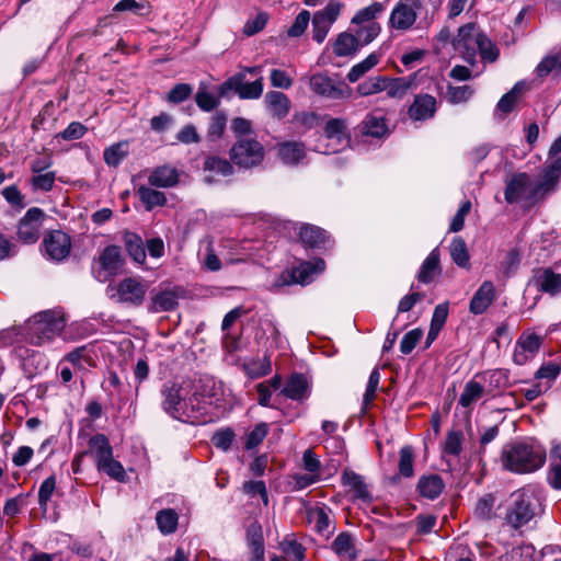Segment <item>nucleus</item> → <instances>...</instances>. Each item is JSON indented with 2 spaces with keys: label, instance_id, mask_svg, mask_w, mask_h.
Listing matches in <instances>:
<instances>
[{
  "label": "nucleus",
  "instance_id": "nucleus-1",
  "mask_svg": "<svg viewBox=\"0 0 561 561\" xmlns=\"http://www.w3.org/2000/svg\"><path fill=\"white\" fill-rule=\"evenodd\" d=\"M503 467L514 473H531L546 462V450L538 445L515 442L503 447L501 454Z\"/></svg>",
  "mask_w": 561,
  "mask_h": 561
},
{
  "label": "nucleus",
  "instance_id": "nucleus-2",
  "mask_svg": "<svg viewBox=\"0 0 561 561\" xmlns=\"http://www.w3.org/2000/svg\"><path fill=\"white\" fill-rule=\"evenodd\" d=\"M538 503L530 490L520 489L513 492L508 499L503 523L508 528L520 531L535 519Z\"/></svg>",
  "mask_w": 561,
  "mask_h": 561
},
{
  "label": "nucleus",
  "instance_id": "nucleus-3",
  "mask_svg": "<svg viewBox=\"0 0 561 561\" xmlns=\"http://www.w3.org/2000/svg\"><path fill=\"white\" fill-rule=\"evenodd\" d=\"M66 325L61 310H45L33 316L26 323V337L33 345H43L58 336Z\"/></svg>",
  "mask_w": 561,
  "mask_h": 561
},
{
  "label": "nucleus",
  "instance_id": "nucleus-4",
  "mask_svg": "<svg viewBox=\"0 0 561 561\" xmlns=\"http://www.w3.org/2000/svg\"><path fill=\"white\" fill-rule=\"evenodd\" d=\"M149 283L141 276H126L111 282L106 286V296L113 302L127 307L139 308L147 298Z\"/></svg>",
  "mask_w": 561,
  "mask_h": 561
},
{
  "label": "nucleus",
  "instance_id": "nucleus-5",
  "mask_svg": "<svg viewBox=\"0 0 561 561\" xmlns=\"http://www.w3.org/2000/svg\"><path fill=\"white\" fill-rule=\"evenodd\" d=\"M265 157V147L256 137L238 138L229 149V159L231 162L243 170L261 167Z\"/></svg>",
  "mask_w": 561,
  "mask_h": 561
},
{
  "label": "nucleus",
  "instance_id": "nucleus-6",
  "mask_svg": "<svg viewBox=\"0 0 561 561\" xmlns=\"http://www.w3.org/2000/svg\"><path fill=\"white\" fill-rule=\"evenodd\" d=\"M91 453L99 471L105 472L118 482H125L127 474L122 463L114 459L113 449L108 439L103 434H98L90 439Z\"/></svg>",
  "mask_w": 561,
  "mask_h": 561
},
{
  "label": "nucleus",
  "instance_id": "nucleus-7",
  "mask_svg": "<svg viewBox=\"0 0 561 561\" xmlns=\"http://www.w3.org/2000/svg\"><path fill=\"white\" fill-rule=\"evenodd\" d=\"M182 388L174 381H167L160 389L161 408L173 420L182 421L183 417H197L192 412L188 400H183Z\"/></svg>",
  "mask_w": 561,
  "mask_h": 561
},
{
  "label": "nucleus",
  "instance_id": "nucleus-8",
  "mask_svg": "<svg viewBox=\"0 0 561 561\" xmlns=\"http://www.w3.org/2000/svg\"><path fill=\"white\" fill-rule=\"evenodd\" d=\"M423 7V0H399L390 13L389 27L401 32L411 30Z\"/></svg>",
  "mask_w": 561,
  "mask_h": 561
},
{
  "label": "nucleus",
  "instance_id": "nucleus-9",
  "mask_svg": "<svg viewBox=\"0 0 561 561\" xmlns=\"http://www.w3.org/2000/svg\"><path fill=\"white\" fill-rule=\"evenodd\" d=\"M308 84L314 94L325 99L343 100L352 95V89L343 80L332 79L324 73L310 76Z\"/></svg>",
  "mask_w": 561,
  "mask_h": 561
},
{
  "label": "nucleus",
  "instance_id": "nucleus-10",
  "mask_svg": "<svg viewBox=\"0 0 561 561\" xmlns=\"http://www.w3.org/2000/svg\"><path fill=\"white\" fill-rule=\"evenodd\" d=\"M124 264V259L121 253V249L117 245H107L100 253L98 259H94V263L92 266V271L94 277L101 282L105 283L111 277L117 275L122 270Z\"/></svg>",
  "mask_w": 561,
  "mask_h": 561
},
{
  "label": "nucleus",
  "instance_id": "nucleus-11",
  "mask_svg": "<svg viewBox=\"0 0 561 561\" xmlns=\"http://www.w3.org/2000/svg\"><path fill=\"white\" fill-rule=\"evenodd\" d=\"M481 33L473 23L462 25L458 30L457 36L454 38V47L460 53L462 58L471 66L477 64V51L479 47Z\"/></svg>",
  "mask_w": 561,
  "mask_h": 561
},
{
  "label": "nucleus",
  "instance_id": "nucleus-12",
  "mask_svg": "<svg viewBox=\"0 0 561 561\" xmlns=\"http://www.w3.org/2000/svg\"><path fill=\"white\" fill-rule=\"evenodd\" d=\"M45 213L38 207L30 208L16 227L18 240L25 243H35L41 236Z\"/></svg>",
  "mask_w": 561,
  "mask_h": 561
},
{
  "label": "nucleus",
  "instance_id": "nucleus-13",
  "mask_svg": "<svg viewBox=\"0 0 561 561\" xmlns=\"http://www.w3.org/2000/svg\"><path fill=\"white\" fill-rule=\"evenodd\" d=\"M218 390L219 388L213 378H199L193 394L188 398L192 412H195L197 416L198 414H203V412L206 411V404H211L210 400L217 397Z\"/></svg>",
  "mask_w": 561,
  "mask_h": 561
},
{
  "label": "nucleus",
  "instance_id": "nucleus-14",
  "mask_svg": "<svg viewBox=\"0 0 561 561\" xmlns=\"http://www.w3.org/2000/svg\"><path fill=\"white\" fill-rule=\"evenodd\" d=\"M225 90L234 91L243 100L259 99L263 93V78H259L253 82H245V73L239 72L225 81L221 85V93Z\"/></svg>",
  "mask_w": 561,
  "mask_h": 561
},
{
  "label": "nucleus",
  "instance_id": "nucleus-15",
  "mask_svg": "<svg viewBox=\"0 0 561 561\" xmlns=\"http://www.w3.org/2000/svg\"><path fill=\"white\" fill-rule=\"evenodd\" d=\"M534 187L530 182V176L527 173L514 174L510 181L506 182L504 192L505 201L513 204L525 199L528 203H536L538 199L528 198L529 191Z\"/></svg>",
  "mask_w": 561,
  "mask_h": 561
},
{
  "label": "nucleus",
  "instance_id": "nucleus-16",
  "mask_svg": "<svg viewBox=\"0 0 561 561\" xmlns=\"http://www.w3.org/2000/svg\"><path fill=\"white\" fill-rule=\"evenodd\" d=\"M44 248L49 259L60 262L70 254L71 239L67 233L54 230L44 238Z\"/></svg>",
  "mask_w": 561,
  "mask_h": 561
},
{
  "label": "nucleus",
  "instance_id": "nucleus-17",
  "mask_svg": "<svg viewBox=\"0 0 561 561\" xmlns=\"http://www.w3.org/2000/svg\"><path fill=\"white\" fill-rule=\"evenodd\" d=\"M542 337L536 333L525 332L517 342L513 354V360L517 365H525L539 351Z\"/></svg>",
  "mask_w": 561,
  "mask_h": 561
},
{
  "label": "nucleus",
  "instance_id": "nucleus-18",
  "mask_svg": "<svg viewBox=\"0 0 561 561\" xmlns=\"http://www.w3.org/2000/svg\"><path fill=\"white\" fill-rule=\"evenodd\" d=\"M437 112L436 99L427 93L416 94L408 108V116L413 122H425L435 116Z\"/></svg>",
  "mask_w": 561,
  "mask_h": 561
},
{
  "label": "nucleus",
  "instance_id": "nucleus-19",
  "mask_svg": "<svg viewBox=\"0 0 561 561\" xmlns=\"http://www.w3.org/2000/svg\"><path fill=\"white\" fill-rule=\"evenodd\" d=\"M325 263L319 259L316 263L302 262L298 266L293 267L290 272L283 274L284 284H301L306 285L312 280V276L316 273H320L324 270Z\"/></svg>",
  "mask_w": 561,
  "mask_h": 561
},
{
  "label": "nucleus",
  "instance_id": "nucleus-20",
  "mask_svg": "<svg viewBox=\"0 0 561 561\" xmlns=\"http://www.w3.org/2000/svg\"><path fill=\"white\" fill-rule=\"evenodd\" d=\"M530 284L539 291L556 296L561 293V274L554 273L551 268H537Z\"/></svg>",
  "mask_w": 561,
  "mask_h": 561
},
{
  "label": "nucleus",
  "instance_id": "nucleus-21",
  "mask_svg": "<svg viewBox=\"0 0 561 561\" xmlns=\"http://www.w3.org/2000/svg\"><path fill=\"white\" fill-rule=\"evenodd\" d=\"M494 300L495 287L491 280H485L472 296L469 304V310L476 316L482 314Z\"/></svg>",
  "mask_w": 561,
  "mask_h": 561
},
{
  "label": "nucleus",
  "instance_id": "nucleus-22",
  "mask_svg": "<svg viewBox=\"0 0 561 561\" xmlns=\"http://www.w3.org/2000/svg\"><path fill=\"white\" fill-rule=\"evenodd\" d=\"M180 173L175 167L163 164L154 168L149 176L148 183L156 187H173L179 183Z\"/></svg>",
  "mask_w": 561,
  "mask_h": 561
},
{
  "label": "nucleus",
  "instance_id": "nucleus-23",
  "mask_svg": "<svg viewBox=\"0 0 561 561\" xmlns=\"http://www.w3.org/2000/svg\"><path fill=\"white\" fill-rule=\"evenodd\" d=\"M282 393L291 400H304L310 393V385L304 374H291L282 390Z\"/></svg>",
  "mask_w": 561,
  "mask_h": 561
},
{
  "label": "nucleus",
  "instance_id": "nucleus-24",
  "mask_svg": "<svg viewBox=\"0 0 561 561\" xmlns=\"http://www.w3.org/2000/svg\"><path fill=\"white\" fill-rule=\"evenodd\" d=\"M343 484L350 488V492L356 500H360L364 503H369L373 496L368 490L362 476L357 474L352 470H345L342 474Z\"/></svg>",
  "mask_w": 561,
  "mask_h": 561
},
{
  "label": "nucleus",
  "instance_id": "nucleus-25",
  "mask_svg": "<svg viewBox=\"0 0 561 561\" xmlns=\"http://www.w3.org/2000/svg\"><path fill=\"white\" fill-rule=\"evenodd\" d=\"M560 176V174L546 165L542 171L541 181L529 191L528 198L542 199L547 194L556 190Z\"/></svg>",
  "mask_w": 561,
  "mask_h": 561
},
{
  "label": "nucleus",
  "instance_id": "nucleus-26",
  "mask_svg": "<svg viewBox=\"0 0 561 561\" xmlns=\"http://www.w3.org/2000/svg\"><path fill=\"white\" fill-rule=\"evenodd\" d=\"M264 102L275 118L282 119L289 113L290 101L288 96L279 91H270L265 94Z\"/></svg>",
  "mask_w": 561,
  "mask_h": 561
},
{
  "label": "nucleus",
  "instance_id": "nucleus-27",
  "mask_svg": "<svg viewBox=\"0 0 561 561\" xmlns=\"http://www.w3.org/2000/svg\"><path fill=\"white\" fill-rule=\"evenodd\" d=\"M299 240L305 247L320 248L328 240L327 231L313 225L304 224L299 227Z\"/></svg>",
  "mask_w": 561,
  "mask_h": 561
},
{
  "label": "nucleus",
  "instance_id": "nucleus-28",
  "mask_svg": "<svg viewBox=\"0 0 561 561\" xmlns=\"http://www.w3.org/2000/svg\"><path fill=\"white\" fill-rule=\"evenodd\" d=\"M323 131L325 139L333 140L337 145L346 146L350 141L347 122L344 118L329 119L323 128Z\"/></svg>",
  "mask_w": 561,
  "mask_h": 561
},
{
  "label": "nucleus",
  "instance_id": "nucleus-29",
  "mask_svg": "<svg viewBox=\"0 0 561 561\" xmlns=\"http://www.w3.org/2000/svg\"><path fill=\"white\" fill-rule=\"evenodd\" d=\"M306 156V148L299 141H285L278 145V157L283 163L295 165Z\"/></svg>",
  "mask_w": 561,
  "mask_h": 561
},
{
  "label": "nucleus",
  "instance_id": "nucleus-30",
  "mask_svg": "<svg viewBox=\"0 0 561 561\" xmlns=\"http://www.w3.org/2000/svg\"><path fill=\"white\" fill-rule=\"evenodd\" d=\"M247 540L252 551L251 561H265L264 540L261 525L253 523L248 527Z\"/></svg>",
  "mask_w": 561,
  "mask_h": 561
},
{
  "label": "nucleus",
  "instance_id": "nucleus-31",
  "mask_svg": "<svg viewBox=\"0 0 561 561\" xmlns=\"http://www.w3.org/2000/svg\"><path fill=\"white\" fill-rule=\"evenodd\" d=\"M537 78L543 79L549 75L561 73V48L545 56L535 69Z\"/></svg>",
  "mask_w": 561,
  "mask_h": 561
},
{
  "label": "nucleus",
  "instance_id": "nucleus-32",
  "mask_svg": "<svg viewBox=\"0 0 561 561\" xmlns=\"http://www.w3.org/2000/svg\"><path fill=\"white\" fill-rule=\"evenodd\" d=\"M439 272V251L434 249L422 263L417 273V280L423 284H430Z\"/></svg>",
  "mask_w": 561,
  "mask_h": 561
},
{
  "label": "nucleus",
  "instance_id": "nucleus-33",
  "mask_svg": "<svg viewBox=\"0 0 561 561\" xmlns=\"http://www.w3.org/2000/svg\"><path fill=\"white\" fill-rule=\"evenodd\" d=\"M178 306V297L171 290H163L153 295L148 305V311L152 313L171 311Z\"/></svg>",
  "mask_w": 561,
  "mask_h": 561
},
{
  "label": "nucleus",
  "instance_id": "nucleus-34",
  "mask_svg": "<svg viewBox=\"0 0 561 561\" xmlns=\"http://www.w3.org/2000/svg\"><path fill=\"white\" fill-rule=\"evenodd\" d=\"M358 37L348 32H342L333 43V53L339 57H347L358 51Z\"/></svg>",
  "mask_w": 561,
  "mask_h": 561
},
{
  "label": "nucleus",
  "instance_id": "nucleus-35",
  "mask_svg": "<svg viewBox=\"0 0 561 561\" xmlns=\"http://www.w3.org/2000/svg\"><path fill=\"white\" fill-rule=\"evenodd\" d=\"M526 90V83L524 81H518L507 93H505L500 99L496 105V110L503 114L511 113Z\"/></svg>",
  "mask_w": 561,
  "mask_h": 561
},
{
  "label": "nucleus",
  "instance_id": "nucleus-36",
  "mask_svg": "<svg viewBox=\"0 0 561 561\" xmlns=\"http://www.w3.org/2000/svg\"><path fill=\"white\" fill-rule=\"evenodd\" d=\"M417 489L422 496L434 500L443 492L444 482L437 474L425 476L420 478Z\"/></svg>",
  "mask_w": 561,
  "mask_h": 561
},
{
  "label": "nucleus",
  "instance_id": "nucleus-37",
  "mask_svg": "<svg viewBox=\"0 0 561 561\" xmlns=\"http://www.w3.org/2000/svg\"><path fill=\"white\" fill-rule=\"evenodd\" d=\"M360 131L366 136L381 138L388 133L385 117L368 114L360 123Z\"/></svg>",
  "mask_w": 561,
  "mask_h": 561
},
{
  "label": "nucleus",
  "instance_id": "nucleus-38",
  "mask_svg": "<svg viewBox=\"0 0 561 561\" xmlns=\"http://www.w3.org/2000/svg\"><path fill=\"white\" fill-rule=\"evenodd\" d=\"M279 550L286 561H304L306 549L297 542L294 535H287L279 542Z\"/></svg>",
  "mask_w": 561,
  "mask_h": 561
},
{
  "label": "nucleus",
  "instance_id": "nucleus-39",
  "mask_svg": "<svg viewBox=\"0 0 561 561\" xmlns=\"http://www.w3.org/2000/svg\"><path fill=\"white\" fill-rule=\"evenodd\" d=\"M136 194L147 210H151L157 206H163L167 203L164 193L146 185L139 186Z\"/></svg>",
  "mask_w": 561,
  "mask_h": 561
},
{
  "label": "nucleus",
  "instance_id": "nucleus-40",
  "mask_svg": "<svg viewBox=\"0 0 561 561\" xmlns=\"http://www.w3.org/2000/svg\"><path fill=\"white\" fill-rule=\"evenodd\" d=\"M332 549L344 560L352 561L356 558L353 538L347 533H342L334 539Z\"/></svg>",
  "mask_w": 561,
  "mask_h": 561
},
{
  "label": "nucleus",
  "instance_id": "nucleus-41",
  "mask_svg": "<svg viewBox=\"0 0 561 561\" xmlns=\"http://www.w3.org/2000/svg\"><path fill=\"white\" fill-rule=\"evenodd\" d=\"M124 242L130 257L136 263L142 264L146 260V250L141 238L133 232H126Z\"/></svg>",
  "mask_w": 561,
  "mask_h": 561
},
{
  "label": "nucleus",
  "instance_id": "nucleus-42",
  "mask_svg": "<svg viewBox=\"0 0 561 561\" xmlns=\"http://www.w3.org/2000/svg\"><path fill=\"white\" fill-rule=\"evenodd\" d=\"M233 165L234 164L231 162V160H227L217 156H209L204 162V170L218 175L229 176L233 174Z\"/></svg>",
  "mask_w": 561,
  "mask_h": 561
},
{
  "label": "nucleus",
  "instance_id": "nucleus-43",
  "mask_svg": "<svg viewBox=\"0 0 561 561\" xmlns=\"http://www.w3.org/2000/svg\"><path fill=\"white\" fill-rule=\"evenodd\" d=\"M179 516L172 508H164L157 513L156 522L158 529L163 535L173 534L178 527Z\"/></svg>",
  "mask_w": 561,
  "mask_h": 561
},
{
  "label": "nucleus",
  "instance_id": "nucleus-44",
  "mask_svg": "<svg viewBox=\"0 0 561 561\" xmlns=\"http://www.w3.org/2000/svg\"><path fill=\"white\" fill-rule=\"evenodd\" d=\"M484 393V388L476 380H469L459 397V404L463 408L470 407L472 403L479 401Z\"/></svg>",
  "mask_w": 561,
  "mask_h": 561
},
{
  "label": "nucleus",
  "instance_id": "nucleus-45",
  "mask_svg": "<svg viewBox=\"0 0 561 561\" xmlns=\"http://www.w3.org/2000/svg\"><path fill=\"white\" fill-rule=\"evenodd\" d=\"M380 56L376 53L369 54L364 60L354 65L348 73L347 79L354 83L358 81L366 72L374 68L379 62Z\"/></svg>",
  "mask_w": 561,
  "mask_h": 561
},
{
  "label": "nucleus",
  "instance_id": "nucleus-46",
  "mask_svg": "<svg viewBox=\"0 0 561 561\" xmlns=\"http://www.w3.org/2000/svg\"><path fill=\"white\" fill-rule=\"evenodd\" d=\"M344 4L340 1L330 0L323 9L314 12L313 16L332 27L334 22L339 19Z\"/></svg>",
  "mask_w": 561,
  "mask_h": 561
},
{
  "label": "nucleus",
  "instance_id": "nucleus-47",
  "mask_svg": "<svg viewBox=\"0 0 561 561\" xmlns=\"http://www.w3.org/2000/svg\"><path fill=\"white\" fill-rule=\"evenodd\" d=\"M128 156V142L121 141L104 150V161L107 165L116 168Z\"/></svg>",
  "mask_w": 561,
  "mask_h": 561
},
{
  "label": "nucleus",
  "instance_id": "nucleus-48",
  "mask_svg": "<svg viewBox=\"0 0 561 561\" xmlns=\"http://www.w3.org/2000/svg\"><path fill=\"white\" fill-rule=\"evenodd\" d=\"M450 256L455 264L459 267H469V253L467 249V244L461 237H456L453 239L450 247Z\"/></svg>",
  "mask_w": 561,
  "mask_h": 561
},
{
  "label": "nucleus",
  "instance_id": "nucleus-49",
  "mask_svg": "<svg viewBox=\"0 0 561 561\" xmlns=\"http://www.w3.org/2000/svg\"><path fill=\"white\" fill-rule=\"evenodd\" d=\"M385 4L381 2H373L370 5L358 10L352 18V23L356 25L370 23L385 11Z\"/></svg>",
  "mask_w": 561,
  "mask_h": 561
},
{
  "label": "nucleus",
  "instance_id": "nucleus-50",
  "mask_svg": "<svg viewBox=\"0 0 561 561\" xmlns=\"http://www.w3.org/2000/svg\"><path fill=\"white\" fill-rule=\"evenodd\" d=\"M474 94V89L469 84L448 85L446 98L451 104L467 103Z\"/></svg>",
  "mask_w": 561,
  "mask_h": 561
},
{
  "label": "nucleus",
  "instance_id": "nucleus-51",
  "mask_svg": "<svg viewBox=\"0 0 561 561\" xmlns=\"http://www.w3.org/2000/svg\"><path fill=\"white\" fill-rule=\"evenodd\" d=\"M385 84L387 85L385 88V91H387L388 96L401 98L412 87L413 79L412 78H394V79H392V78L387 77V82H385Z\"/></svg>",
  "mask_w": 561,
  "mask_h": 561
},
{
  "label": "nucleus",
  "instance_id": "nucleus-52",
  "mask_svg": "<svg viewBox=\"0 0 561 561\" xmlns=\"http://www.w3.org/2000/svg\"><path fill=\"white\" fill-rule=\"evenodd\" d=\"M385 82H387V77H371L359 83L356 90L360 96L373 95L381 91H385V88L387 87Z\"/></svg>",
  "mask_w": 561,
  "mask_h": 561
},
{
  "label": "nucleus",
  "instance_id": "nucleus-53",
  "mask_svg": "<svg viewBox=\"0 0 561 561\" xmlns=\"http://www.w3.org/2000/svg\"><path fill=\"white\" fill-rule=\"evenodd\" d=\"M495 496L493 494H484L477 502L474 513L478 518L490 520L495 517L494 513Z\"/></svg>",
  "mask_w": 561,
  "mask_h": 561
},
{
  "label": "nucleus",
  "instance_id": "nucleus-54",
  "mask_svg": "<svg viewBox=\"0 0 561 561\" xmlns=\"http://www.w3.org/2000/svg\"><path fill=\"white\" fill-rule=\"evenodd\" d=\"M381 31V26L378 22H370L356 31L355 37H358L359 48L371 43Z\"/></svg>",
  "mask_w": 561,
  "mask_h": 561
},
{
  "label": "nucleus",
  "instance_id": "nucleus-55",
  "mask_svg": "<svg viewBox=\"0 0 561 561\" xmlns=\"http://www.w3.org/2000/svg\"><path fill=\"white\" fill-rule=\"evenodd\" d=\"M195 102L204 112H210L219 104V100L213 93L208 92L205 85H201L198 88V91L195 94Z\"/></svg>",
  "mask_w": 561,
  "mask_h": 561
},
{
  "label": "nucleus",
  "instance_id": "nucleus-56",
  "mask_svg": "<svg viewBox=\"0 0 561 561\" xmlns=\"http://www.w3.org/2000/svg\"><path fill=\"white\" fill-rule=\"evenodd\" d=\"M520 264V253L516 249L507 251L500 263L501 272L505 276H511L515 273Z\"/></svg>",
  "mask_w": 561,
  "mask_h": 561
},
{
  "label": "nucleus",
  "instance_id": "nucleus-57",
  "mask_svg": "<svg viewBox=\"0 0 561 561\" xmlns=\"http://www.w3.org/2000/svg\"><path fill=\"white\" fill-rule=\"evenodd\" d=\"M227 116L222 112H216L211 117L208 125L207 136L215 140L220 138L226 129Z\"/></svg>",
  "mask_w": 561,
  "mask_h": 561
},
{
  "label": "nucleus",
  "instance_id": "nucleus-58",
  "mask_svg": "<svg viewBox=\"0 0 561 561\" xmlns=\"http://www.w3.org/2000/svg\"><path fill=\"white\" fill-rule=\"evenodd\" d=\"M244 369L251 378L263 377L271 371V362L268 358L252 360L244 364Z\"/></svg>",
  "mask_w": 561,
  "mask_h": 561
},
{
  "label": "nucleus",
  "instance_id": "nucleus-59",
  "mask_svg": "<svg viewBox=\"0 0 561 561\" xmlns=\"http://www.w3.org/2000/svg\"><path fill=\"white\" fill-rule=\"evenodd\" d=\"M399 472L407 478L413 476V450L410 446L400 449Z\"/></svg>",
  "mask_w": 561,
  "mask_h": 561
},
{
  "label": "nucleus",
  "instance_id": "nucleus-60",
  "mask_svg": "<svg viewBox=\"0 0 561 561\" xmlns=\"http://www.w3.org/2000/svg\"><path fill=\"white\" fill-rule=\"evenodd\" d=\"M478 51L483 61L494 62L499 57V49L484 34L480 38Z\"/></svg>",
  "mask_w": 561,
  "mask_h": 561
},
{
  "label": "nucleus",
  "instance_id": "nucleus-61",
  "mask_svg": "<svg viewBox=\"0 0 561 561\" xmlns=\"http://www.w3.org/2000/svg\"><path fill=\"white\" fill-rule=\"evenodd\" d=\"M423 336V331L421 329H413L407 332L400 343V351L402 354H410L417 343L421 341Z\"/></svg>",
  "mask_w": 561,
  "mask_h": 561
},
{
  "label": "nucleus",
  "instance_id": "nucleus-62",
  "mask_svg": "<svg viewBox=\"0 0 561 561\" xmlns=\"http://www.w3.org/2000/svg\"><path fill=\"white\" fill-rule=\"evenodd\" d=\"M489 387L492 389H504L510 385V376L506 369H495L485 374Z\"/></svg>",
  "mask_w": 561,
  "mask_h": 561
},
{
  "label": "nucleus",
  "instance_id": "nucleus-63",
  "mask_svg": "<svg viewBox=\"0 0 561 561\" xmlns=\"http://www.w3.org/2000/svg\"><path fill=\"white\" fill-rule=\"evenodd\" d=\"M310 12L307 10H302L295 19L291 26L287 30V35L289 37H299L306 31L309 22H310Z\"/></svg>",
  "mask_w": 561,
  "mask_h": 561
},
{
  "label": "nucleus",
  "instance_id": "nucleus-64",
  "mask_svg": "<svg viewBox=\"0 0 561 561\" xmlns=\"http://www.w3.org/2000/svg\"><path fill=\"white\" fill-rule=\"evenodd\" d=\"M193 92V88L188 83H178L168 93L167 100L170 103L179 104L185 101Z\"/></svg>",
  "mask_w": 561,
  "mask_h": 561
}]
</instances>
